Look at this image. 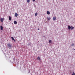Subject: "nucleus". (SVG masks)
<instances>
[{
	"label": "nucleus",
	"mask_w": 75,
	"mask_h": 75,
	"mask_svg": "<svg viewBox=\"0 0 75 75\" xmlns=\"http://www.w3.org/2000/svg\"><path fill=\"white\" fill-rule=\"evenodd\" d=\"M14 24H17V22L16 21H14Z\"/></svg>",
	"instance_id": "8"
},
{
	"label": "nucleus",
	"mask_w": 75,
	"mask_h": 75,
	"mask_svg": "<svg viewBox=\"0 0 75 75\" xmlns=\"http://www.w3.org/2000/svg\"><path fill=\"white\" fill-rule=\"evenodd\" d=\"M75 45V44H74V43H73L72 45H71V46H74V45Z\"/></svg>",
	"instance_id": "16"
},
{
	"label": "nucleus",
	"mask_w": 75,
	"mask_h": 75,
	"mask_svg": "<svg viewBox=\"0 0 75 75\" xmlns=\"http://www.w3.org/2000/svg\"><path fill=\"white\" fill-rule=\"evenodd\" d=\"M68 30H71V27L69 25H68Z\"/></svg>",
	"instance_id": "2"
},
{
	"label": "nucleus",
	"mask_w": 75,
	"mask_h": 75,
	"mask_svg": "<svg viewBox=\"0 0 75 75\" xmlns=\"http://www.w3.org/2000/svg\"><path fill=\"white\" fill-rule=\"evenodd\" d=\"M71 30H74V27L72 26H71Z\"/></svg>",
	"instance_id": "14"
},
{
	"label": "nucleus",
	"mask_w": 75,
	"mask_h": 75,
	"mask_svg": "<svg viewBox=\"0 0 75 75\" xmlns=\"http://www.w3.org/2000/svg\"><path fill=\"white\" fill-rule=\"evenodd\" d=\"M7 46H8V48H9V49H10L11 48L12 45H11L9 43H8L7 44Z\"/></svg>",
	"instance_id": "1"
},
{
	"label": "nucleus",
	"mask_w": 75,
	"mask_h": 75,
	"mask_svg": "<svg viewBox=\"0 0 75 75\" xmlns=\"http://www.w3.org/2000/svg\"><path fill=\"white\" fill-rule=\"evenodd\" d=\"M3 20H4L3 18H1V22H3Z\"/></svg>",
	"instance_id": "13"
},
{
	"label": "nucleus",
	"mask_w": 75,
	"mask_h": 75,
	"mask_svg": "<svg viewBox=\"0 0 75 75\" xmlns=\"http://www.w3.org/2000/svg\"><path fill=\"white\" fill-rule=\"evenodd\" d=\"M47 14L49 15V14H50V11H47Z\"/></svg>",
	"instance_id": "11"
},
{
	"label": "nucleus",
	"mask_w": 75,
	"mask_h": 75,
	"mask_svg": "<svg viewBox=\"0 0 75 75\" xmlns=\"http://www.w3.org/2000/svg\"><path fill=\"white\" fill-rule=\"evenodd\" d=\"M72 75H75V73L74 72H73V74H72Z\"/></svg>",
	"instance_id": "17"
},
{
	"label": "nucleus",
	"mask_w": 75,
	"mask_h": 75,
	"mask_svg": "<svg viewBox=\"0 0 75 75\" xmlns=\"http://www.w3.org/2000/svg\"><path fill=\"white\" fill-rule=\"evenodd\" d=\"M47 19L48 20H49V21H50V19H51V18L50 17H47Z\"/></svg>",
	"instance_id": "10"
},
{
	"label": "nucleus",
	"mask_w": 75,
	"mask_h": 75,
	"mask_svg": "<svg viewBox=\"0 0 75 75\" xmlns=\"http://www.w3.org/2000/svg\"><path fill=\"white\" fill-rule=\"evenodd\" d=\"M27 3H30V0H27Z\"/></svg>",
	"instance_id": "15"
},
{
	"label": "nucleus",
	"mask_w": 75,
	"mask_h": 75,
	"mask_svg": "<svg viewBox=\"0 0 75 75\" xmlns=\"http://www.w3.org/2000/svg\"><path fill=\"white\" fill-rule=\"evenodd\" d=\"M11 38L12 39L13 41H14V42H16V40H14V38H13V37H11Z\"/></svg>",
	"instance_id": "4"
},
{
	"label": "nucleus",
	"mask_w": 75,
	"mask_h": 75,
	"mask_svg": "<svg viewBox=\"0 0 75 75\" xmlns=\"http://www.w3.org/2000/svg\"><path fill=\"white\" fill-rule=\"evenodd\" d=\"M40 30V29L39 28H38V30Z\"/></svg>",
	"instance_id": "20"
},
{
	"label": "nucleus",
	"mask_w": 75,
	"mask_h": 75,
	"mask_svg": "<svg viewBox=\"0 0 75 75\" xmlns=\"http://www.w3.org/2000/svg\"><path fill=\"white\" fill-rule=\"evenodd\" d=\"M37 59H38V60H39L40 61V60H41V58L40 57V56H38V57Z\"/></svg>",
	"instance_id": "9"
},
{
	"label": "nucleus",
	"mask_w": 75,
	"mask_h": 75,
	"mask_svg": "<svg viewBox=\"0 0 75 75\" xmlns=\"http://www.w3.org/2000/svg\"><path fill=\"white\" fill-rule=\"evenodd\" d=\"M9 19L10 21H11V16H9Z\"/></svg>",
	"instance_id": "7"
},
{
	"label": "nucleus",
	"mask_w": 75,
	"mask_h": 75,
	"mask_svg": "<svg viewBox=\"0 0 75 75\" xmlns=\"http://www.w3.org/2000/svg\"><path fill=\"white\" fill-rule=\"evenodd\" d=\"M49 42H50V43H51V40H50L49 41Z\"/></svg>",
	"instance_id": "18"
},
{
	"label": "nucleus",
	"mask_w": 75,
	"mask_h": 75,
	"mask_svg": "<svg viewBox=\"0 0 75 75\" xmlns=\"http://www.w3.org/2000/svg\"><path fill=\"white\" fill-rule=\"evenodd\" d=\"M56 19H57L56 17H53V20H54V21H55V20H56Z\"/></svg>",
	"instance_id": "6"
},
{
	"label": "nucleus",
	"mask_w": 75,
	"mask_h": 75,
	"mask_svg": "<svg viewBox=\"0 0 75 75\" xmlns=\"http://www.w3.org/2000/svg\"><path fill=\"white\" fill-rule=\"evenodd\" d=\"M33 1H35V0H33Z\"/></svg>",
	"instance_id": "19"
},
{
	"label": "nucleus",
	"mask_w": 75,
	"mask_h": 75,
	"mask_svg": "<svg viewBox=\"0 0 75 75\" xmlns=\"http://www.w3.org/2000/svg\"><path fill=\"white\" fill-rule=\"evenodd\" d=\"M0 27L1 30H3V27L2 26H1Z\"/></svg>",
	"instance_id": "5"
},
{
	"label": "nucleus",
	"mask_w": 75,
	"mask_h": 75,
	"mask_svg": "<svg viewBox=\"0 0 75 75\" xmlns=\"http://www.w3.org/2000/svg\"><path fill=\"white\" fill-rule=\"evenodd\" d=\"M17 16H18V14H17V13H15V16L17 17Z\"/></svg>",
	"instance_id": "3"
},
{
	"label": "nucleus",
	"mask_w": 75,
	"mask_h": 75,
	"mask_svg": "<svg viewBox=\"0 0 75 75\" xmlns=\"http://www.w3.org/2000/svg\"><path fill=\"white\" fill-rule=\"evenodd\" d=\"M38 15V13H35V17H36V16Z\"/></svg>",
	"instance_id": "12"
}]
</instances>
